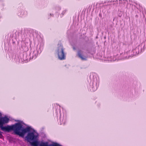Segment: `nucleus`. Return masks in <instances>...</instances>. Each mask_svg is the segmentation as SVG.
Wrapping results in <instances>:
<instances>
[{
	"label": "nucleus",
	"instance_id": "nucleus-9",
	"mask_svg": "<svg viewBox=\"0 0 146 146\" xmlns=\"http://www.w3.org/2000/svg\"><path fill=\"white\" fill-rule=\"evenodd\" d=\"M58 146H61L58 144Z\"/></svg>",
	"mask_w": 146,
	"mask_h": 146
},
{
	"label": "nucleus",
	"instance_id": "nucleus-5",
	"mask_svg": "<svg viewBox=\"0 0 146 146\" xmlns=\"http://www.w3.org/2000/svg\"><path fill=\"white\" fill-rule=\"evenodd\" d=\"M58 144L56 143H53L51 144H49L47 142H42L39 145V146H58Z\"/></svg>",
	"mask_w": 146,
	"mask_h": 146
},
{
	"label": "nucleus",
	"instance_id": "nucleus-8",
	"mask_svg": "<svg viewBox=\"0 0 146 146\" xmlns=\"http://www.w3.org/2000/svg\"><path fill=\"white\" fill-rule=\"evenodd\" d=\"M1 133L2 132L0 131V138H1L3 137Z\"/></svg>",
	"mask_w": 146,
	"mask_h": 146
},
{
	"label": "nucleus",
	"instance_id": "nucleus-6",
	"mask_svg": "<svg viewBox=\"0 0 146 146\" xmlns=\"http://www.w3.org/2000/svg\"><path fill=\"white\" fill-rule=\"evenodd\" d=\"M78 56L82 60H86V57L83 56L81 50H79L78 52Z\"/></svg>",
	"mask_w": 146,
	"mask_h": 146
},
{
	"label": "nucleus",
	"instance_id": "nucleus-1",
	"mask_svg": "<svg viewBox=\"0 0 146 146\" xmlns=\"http://www.w3.org/2000/svg\"><path fill=\"white\" fill-rule=\"evenodd\" d=\"M9 120V119L6 117L0 118V128L3 131L9 132L10 131L12 130L14 131L15 134L23 137L26 133L29 132L31 130L30 127H28L23 128L22 125L19 123H16L11 126H3V125L8 123Z\"/></svg>",
	"mask_w": 146,
	"mask_h": 146
},
{
	"label": "nucleus",
	"instance_id": "nucleus-2",
	"mask_svg": "<svg viewBox=\"0 0 146 146\" xmlns=\"http://www.w3.org/2000/svg\"><path fill=\"white\" fill-rule=\"evenodd\" d=\"M9 120V119L6 117L0 118V128L3 131L9 132L10 131L12 130L14 131L15 134L23 137L26 133L29 132L31 130L30 127H28L23 128L22 125L19 123H16L11 126H3V125L8 123Z\"/></svg>",
	"mask_w": 146,
	"mask_h": 146
},
{
	"label": "nucleus",
	"instance_id": "nucleus-4",
	"mask_svg": "<svg viewBox=\"0 0 146 146\" xmlns=\"http://www.w3.org/2000/svg\"><path fill=\"white\" fill-rule=\"evenodd\" d=\"M37 136L35 135L33 132L29 133L26 138L27 139V141L30 142V141L35 140L37 138Z\"/></svg>",
	"mask_w": 146,
	"mask_h": 146
},
{
	"label": "nucleus",
	"instance_id": "nucleus-3",
	"mask_svg": "<svg viewBox=\"0 0 146 146\" xmlns=\"http://www.w3.org/2000/svg\"><path fill=\"white\" fill-rule=\"evenodd\" d=\"M57 49V52L58 58L61 60H63L65 58V55L64 53V48L63 45L61 44H58Z\"/></svg>",
	"mask_w": 146,
	"mask_h": 146
},
{
	"label": "nucleus",
	"instance_id": "nucleus-7",
	"mask_svg": "<svg viewBox=\"0 0 146 146\" xmlns=\"http://www.w3.org/2000/svg\"><path fill=\"white\" fill-rule=\"evenodd\" d=\"M34 141L33 142H29L31 145L32 146H38L39 144V142L36 140Z\"/></svg>",
	"mask_w": 146,
	"mask_h": 146
}]
</instances>
